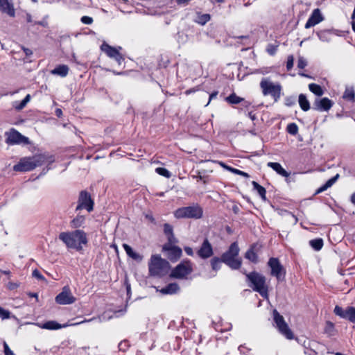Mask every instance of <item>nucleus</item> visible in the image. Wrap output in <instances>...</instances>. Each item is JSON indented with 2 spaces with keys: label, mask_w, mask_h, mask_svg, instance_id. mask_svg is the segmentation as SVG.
I'll list each match as a JSON object with an SVG mask.
<instances>
[{
  "label": "nucleus",
  "mask_w": 355,
  "mask_h": 355,
  "mask_svg": "<svg viewBox=\"0 0 355 355\" xmlns=\"http://www.w3.org/2000/svg\"><path fill=\"white\" fill-rule=\"evenodd\" d=\"M59 239L62 241L68 248L80 251L83 244L87 243L86 234L84 231L76 230L71 232H63L59 234Z\"/></svg>",
  "instance_id": "1"
},
{
  "label": "nucleus",
  "mask_w": 355,
  "mask_h": 355,
  "mask_svg": "<svg viewBox=\"0 0 355 355\" xmlns=\"http://www.w3.org/2000/svg\"><path fill=\"white\" fill-rule=\"evenodd\" d=\"M250 287L258 292L262 297H267L268 286L266 284V277L262 274L253 271L250 273L244 272Z\"/></svg>",
  "instance_id": "2"
},
{
  "label": "nucleus",
  "mask_w": 355,
  "mask_h": 355,
  "mask_svg": "<svg viewBox=\"0 0 355 355\" xmlns=\"http://www.w3.org/2000/svg\"><path fill=\"white\" fill-rule=\"evenodd\" d=\"M44 157L42 155H36L33 157H25L21 158L19 162L14 165L13 170L18 172L30 171L37 166L42 165L44 162Z\"/></svg>",
  "instance_id": "3"
},
{
  "label": "nucleus",
  "mask_w": 355,
  "mask_h": 355,
  "mask_svg": "<svg viewBox=\"0 0 355 355\" xmlns=\"http://www.w3.org/2000/svg\"><path fill=\"white\" fill-rule=\"evenodd\" d=\"M170 268L169 263L162 259L160 255H152L148 264L150 275L152 276L162 277L167 274Z\"/></svg>",
  "instance_id": "4"
},
{
  "label": "nucleus",
  "mask_w": 355,
  "mask_h": 355,
  "mask_svg": "<svg viewBox=\"0 0 355 355\" xmlns=\"http://www.w3.org/2000/svg\"><path fill=\"white\" fill-rule=\"evenodd\" d=\"M239 250L238 243L236 242L232 243L228 250L222 254L223 262L233 270L239 269L241 266V259L236 258Z\"/></svg>",
  "instance_id": "5"
},
{
  "label": "nucleus",
  "mask_w": 355,
  "mask_h": 355,
  "mask_svg": "<svg viewBox=\"0 0 355 355\" xmlns=\"http://www.w3.org/2000/svg\"><path fill=\"white\" fill-rule=\"evenodd\" d=\"M260 87L263 96H271L275 102L279 99L282 91L279 83H274L268 78H262Z\"/></svg>",
  "instance_id": "6"
},
{
  "label": "nucleus",
  "mask_w": 355,
  "mask_h": 355,
  "mask_svg": "<svg viewBox=\"0 0 355 355\" xmlns=\"http://www.w3.org/2000/svg\"><path fill=\"white\" fill-rule=\"evenodd\" d=\"M202 208L198 205L179 208L174 213V216L176 218H187L199 219L202 217Z\"/></svg>",
  "instance_id": "7"
},
{
  "label": "nucleus",
  "mask_w": 355,
  "mask_h": 355,
  "mask_svg": "<svg viewBox=\"0 0 355 355\" xmlns=\"http://www.w3.org/2000/svg\"><path fill=\"white\" fill-rule=\"evenodd\" d=\"M273 319L279 331L287 339H293L294 336L292 331L285 322L284 317L281 315L276 309L273 311Z\"/></svg>",
  "instance_id": "8"
},
{
  "label": "nucleus",
  "mask_w": 355,
  "mask_h": 355,
  "mask_svg": "<svg viewBox=\"0 0 355 355\" xmlns=\"http://www.w3.org/2000/svg\"><path fill=\"white\" fill-rule=\"evenodd\" d=\"M192 271L191 262L189 261H182L172 270L170 277L182 279L186 278Z\"/></svg>",
  "instance_id": "9"
},
{
  "label": "nucleus",
  "mask_w": 355,
  "mask_h": 355,
  "mask_svg": "<svg viewBox=\"0 0 355 355\" xmlns=\"http://www.w3.org/2000/svg\"><path fill=\"white\" fill-rule=\"evenodd\" d=\"M268 265L270 268V275L272 276L275 277L278 281L284 279L286 270L277 258H270L268 260Z\"/></svg>",
  "instance_id": "10"
},
{
  "label": "nucleus",
  "mask_w": 355,
  "mask_h": 355,
  "mask_svg": "<svg viewBox=\"0 0 355 355\" xmlns=\"http://www.w3.org/2000/svg\"><path fill=\"white\" fill-rule=\"evenodd\" d=\"M6 143L8 145H15V144H28L29 139L28 137L22 135L18 131L15 129H11L10 132H6Z\"/></svg>",
  "instance_id": "11"
},
{
  "label": "nucleus",
  "mask_w": 355,
  "mask_h": 355,
  "mask_svg": "<svg viewBox=\"0 0 355 355\" xmlns=\"http://www.w3.org/2000/svg\"><path fill=\"white\" fill-rule=\"evenodd\" d=\"M94 202L91 198L90 194L86 191H82L80 193L78 205L76 210L86 209L89 212L93 210Z\"/></svg>",
  "instance_id": "12"
},
{
  "label": "nucleus",
  "mask_w": 355,
  "mask_h": 355,
  "mask_svg": "<svg viewBox=\"0 0 355 355\" xmlns=\"http://www.w3.org/2000/svg\"><path fill=\"white\" fill-rule=\"evenodd\" d=\"M334 313L341 318L349 320L355 324V308L353 306H347L343 309L340 306H336L334 310Z\"/></svg>",
  "instance_id": "13"
},
{
  "label": "nucleus",
  "mask_w": 355,
  "mask_h": 355,
  "mask_svg": "<svg viewBox=\"0 0 355 355\" xmlns=\"http://www.w3.org/2000/svg\"><path fill=\"white\" fill-rule=\"evenodd\" d=\"M75 301L76 298L72 295L68 286H64L62 291L55 297V302L59 304H71Z\"/></svg>",
  "instance_id": "14"
},
{
  "label": "nucleus",
  "mask_w": 355,
  "mask_h": 355,
  "mask_svg": "<svg viewBox=\"0 0 355 355\" xmlns=\"http://www.w3.org/2000/svg\"><path fill=\"white\" fill-rule=\"evenodd\" d=\"M163 250L167 252V257L172 262L177 261L182 254V249L175 245L165 244L163 246Z\"/></svg>",
  "instance_id": "15"
},
{
  "label": "nucleus",
  "mask_w": 355,
  "mask_h": 355,
  "mask_svg": "<svg viewBox=\"0 0 355 355\" xmlns=\"http://www.w3.org/2000/svg\"><path fill=\"white\" fill-rule=\"evenodd\" d=\"M323 20L324 17L321 14L320 10L319 8L314 9L311 16L308 19L304 27L306 29L310 28L311 27L317 25Z\"/></svg>",
  "instance_id": "16"
},
{
  "label": "nucleus",
  "mask_w": 355,
  "mask_h": 355,
  "mask_svg": "<svg viewBox=\"0 0 355 355\" xmlns=\"http://www.w3.org/2000/svg\"><path fill=\"white\" fill-rule=\"evenodd\" d=\"M334 103L327 97L316 99L313 103V109L318 111H328L333 106Z\"/></svg>",
  "instance_id": "17"
},
{
  "label": "nucleus",
  "mask_w": 355,
  "mask_h": 355,
  "mask_svg": "<svg viewBox=\"0 0 355 355\" xmlns=\"http://www.w3.org/2000/svg\"><path fill=\"white\" fill-rule=\"evenodd\" d=\"M198 255L202 259H208L213 254V248L208 241L207 239H205L200 246V249L197 252Z\"/></svg>",
  "instance_id": "18"
},
{
  "label": "nucleus",
  "mask_w": 355,
  "mask_h": 355,
  "mask_svg": "<svg viewBox=\"0 0 355 355\" xmlns=\"http://www.w3.org/2000/svg\"><path fill=\"white\" fill-rule=\"evenodd\" d=\"M0 11L11 17L15 16V10L13 3L10 0H0Z\"/></svg>",
  "instance_id": "19"
},
{
  "label": "nucleus",
  "mask_w": 355,
  "mask_h": 355,
  "mask_svg": "<svg viewBox=\"0 0 355 355\" xmlns=\"http://www.w3.org/2000/svg\"><path fill=\"white\" fill-rule=\"evenodd\" d=\"M268 166L272 168L275 171L277 172L279 175L288 178L290 175V173L287 172L279 163L277 162H268L267 164Z\"/></svg>",
  "instance_id": "20"
},
{
  "label": "nucleus",
  "mask_w": 355,
  "mask_h": 355,
  "mask_svg": "<svg viewBox=\"0 0 355 355\" xmlns=\"http://www.w3.org/2000/svg\"><path fill=\"white\" fill-rule=\"evenodd\" d=\"M180 290V286L177 283H170L160 290V292L164 295H173Z\"/></svg>",
  "instance_id": "21"
},
{
  "label": "nucleus",
  "mask_w": 355,
  "mask_h": 355,
  "mask_svg": "<svg viewBox=\"0 0 355 355\" xmlns=\"http://www.w3.org/2000/svg\"><path fill=\"white\" fill-rule=\"evenodd\" d=\"M123 248L125 250L128 256L132 258V259L137 261H141L142 260L143 257L140 254L135 252L129 245L123 243Z\"/></svg>",
  "instance_id": "22"
},
{
  "label": "nucleus",
  "mask_w": 355,
  "mask_h": 355,
  "mask_svg": "<svg viewBox=\"0 0 355 355\" xmlns=\"http://www.w3.org/2000/svg\"><path fill=\"white\" fill-rule=\"evenodd\" d=\"M69 67L66 64H60L57 66L54 69H53L51 73L53 75H57L60 77H66L69 73Z\"/></svg>",
  "instance_id": "23"
},
{
  "label": "nucleus",
  "mask_w": 355,
  "mask_h": 355,
  "mask_svg": "<svg viewBox=\"0 0 355 355\" xmlns=\"http://www.w3.org/2000/svg\"><path fill=\"white\" fill-rule=\"evenodd\" d=\"M101 50L105 52L107 55L111 58H114L119 53V50L116 48L110 46L107 44L103 43L101 46Z\"/></svg>",
  "instance_id": "24"
},
{
  "label": "nucleus",
  "mask_w": 355,
  "mask_h": 355,
  "mask_svg": "<svg viewBox=\"0 0 355 355\" xmlns=\"http://www.w3.org/2000/svg\"><path fill=\"white\" fill-rule=\"evenodd\" d=\"M339 177H340L339 174H336L335 176L330 178L329 180L327 181V182L324 185H322V187H320V188H318L316 190L315 194L320 193L326 191L329 187H331L338 180Z\"/></svg>",
  "instance_id": "25"
},
{
  "label": "nucleus",
  "mask_w": 355,
  "mask_h": 355,
  "mask_svg": "<svg viewBox=\"0 0 355 355\" xmlns=\"http://www.w3.org/2000/svg\"><path fill=\"white\" fill-rule=\"evenodd\" d=\"M256 247V244H253L251 245L250 248L245 252V258L250 261L254 263H257L258 262V256L254 251V248Z\"/></svg>",
  "instance_id": "26"
},
{
  "label": "nucleus",
  "mask_w": 355,
  "mask_h": 355,
  "mask_svg": "<svg viewBox=\"0 0 355 355\" xmlns=\"http://www.w3.org/2000/svg\"><path fill=\"white\" fill-rule=\"evenodd\" d=\"M65 326L66 325H63V327H65ZM40 327L42 329H49V330H57V329H61L62 327V326L60 324H59L58 322H57L54 320L47 321L45 323L40 325Z\"/></svg>",
  "instance_id": "27"
},
{
  "label": "nucleus",
  "mask_w": 355,
  "mask_h": 355,
  "mask_svg": "<svg viewBox=\"0 0 355 355\" xmlns=\"http://www.w3.org/2000/svg\"><path fill=\"white\" fill-rule=\"evenodd\" d=\"M298 101H299V105L303 111L306 112L310 109L309 101L307 100V98L304 94H300Z\"/></svg>",
  "instance_id": "28"
},
{
  "label": "nucleus",
  "mask_w": 355,
  "mask_h": 355,
  "mask_svg": "<svg viewBox=\"0 0 355 355\" xmlns=\"http://www.w3.org/2000/svg\"><path fill=\"white\" fill-rule=\"evenodd\" d=\"M252 184L254 189H255L258 192V193L259 194V196L263 200H266V191L265 188L261 186L260 184H259L255 181H252Z\"/></svg>",
  "instance_id": "29"
},
{
  "label": "nucleus",
  "mask_w": 355,
  "mask_h": 355,
  "mask_svg": "<svg viewBox=\"0 0 355 355\" xmlns=\"http://www.w3.org/2000/svg\"><path fill=\"white\" fill-rule=\"evenodd\" d=\"M309 89L312 93L318 96H321L324 94L323 89L321 87V86L315 83L309 84Z\"/></svg>",
  "instance_id": "30"
},
{
  "label": "nucleus",
  "mask_w": 355,
  "mask_h": 355,
  "mask_svg": "<svg viewBox=\"0 0 355 355\" xmlns=\"http://www.w3.org/2000/svg\"><path fill=\"white\" fill-rule=\"evenodd\" d=\"M85 222V217L83 216L78 215L70 223L72 228H78L82 226Z\"/></svg>",
  "instance_id": "31"
},
{
  "label": "nucleus",
  "mask_w": 355,
  "mask_h": 355,
  "mask_svg": "<svg viewBox=\"0 0 355 355\" xmlns=\"http://www.w3.org/2000/svg\"><path fill=\"white\" fill-rule=\"evenodd\" d=\"M211 19V16L209 14H199L197 18L195 19V21L200 25H205L207 22H208Z\"/></svg>",
  "instance_id": "32"
},
{
  "label": "nucleus",
  "mask_w": 355,
  "mask_h": 355,
  "mask_svg": "<svg viewBox=\"0 0 355 355\" xmlns=\"http://www.w3.org/2000/svg\"><path fill=\"white\" fill-rule=\"evenodd\" d=\"M309 244L315 250L318 251L323 246V240L322 239H313L309 241Z\"/></svg>",
  "instance_id": "33"
},
{
  "label": "nucleus",
  "mask_w": 355,
  "mask_h": 355,
  "mask_svg": "<svg viewBox=\"0 0 355 355\" xmlns=\"http://www.w3.org/2000/svg\"><path fill=\"white\" fill-rule=\"evenodd\" d=\"M221 165L227 168L228 171H231L232 173H234V174H236V175H241L243 177H245V178H249V175L244 172V171H242L241 170H239L237 168H232L231 166H226L224 164H222L221 163Z\"/></svg>",
  "instance_id": "34"
},
{
  "label": "nucleus",
  "mask_w": 355,
  "mask_h": 355,
  "mask_svg": "<svg viewBox=\"0 0 355 355\" xmlns=\"http://www.w3.org/2000/svg\"><path fill=\"white\" fill-rule=\"evenodd\" d=\"M226 101L231 104H239L243 101V98H241L236 95V94H231L226 98Z\"/></svg>",
  "instance_id": "35"
},
{
  "label": "nucleus",
  "mask_w": 355,
  "mask_h": 355,
  "mask_svg": "<svg viewBox=\"0 0 355 355\" xmlns=\"http://www.w3.org/2000/svg\"><path fill=\"white\" fill-rule=\"evenodd\" d=\"M222 262V257L220 259L218 257H214L213 259H211V266L212 269L215 271L219 270L220 268Z\"/></svg>",
  "instance_id": "36"
},
{
  "label": "nucleus",
  "mask_w": 355,
  "mask_h": 355,
  "mask_svg": "<svg viewBox=\"0 0 355 355\" xmlns=\"http://www.w3.org/2000/svg\"><path fill=\"white\" fill-rule=\"evenodd\" d=\"M334 325L330 321H327L325 324V327L324 329V333L328 334L329 336H331L334 335Z\"/></svg>",
  "instance_id": "37"
},
{
  "label": "nucleus",
  "mask_w": 355,
  "mask_h": 355,
  "mask_svg": "<svg viewBox=\"0 0 355 355\" xmlns=\"http://www.w3.org/2000/svg\"><path fill=\"white\" fill-rule=\"evenodd\" d=\"M286 130L289 134L295 135L298 132V126L295 123H291L287 125Z\"/></svg>",
  "instance_id": "38"
},
{
  "label": "nucleus",
  "mask_w": 355,
  "mask_h": 355,
  "mask_svg": "<svg viewBox=\"0 0 355 355\" xmlns=\"http://www.w3.org/2000/svg\"><path fill=\"white\" fill-rule=\"evenodd\" d=\"M155 171L160 175H162L166 178L171 177V173L165 168L158 167L155 169Z\"/></svg>",
  "instance_id": "39"
},
{
  "label": "nucleus",
  "mask_w": 355,
  "mask_h": 355,
  "mask_svg": "<svg viewBox=\"0 0 355 355\" xmlns=\"http://www.w3.org/2000/svg\"><path fill=\"white\" fill-rule=\"evenodd\" d=\"M343 98L349 101L354 100V92L353 89H347L343 94Z\"/></svg>",
  "instance_id": "40"
},
{
  "label": "nucleus",
  "mask_w": 355,
  "mask_h": 355,
  "mask_svg": "<svg viewBox=\"0 0 355 355\" xmlns=\"http://www.w3.org/2000/svg\"><path fill=\"white\" fill-rule=\"evenodd\" d=\"M164 232L166 236H169L172 234H173V228L172 225H171L168 223H165L164 225Z\"/></svg>",
  "instance_id": "41"
},
{
  "label": "nucleus",
  "mask_w": 355,
  "mask_h": 355,
  "mask_svg": "<svg viewBox=\"0 0 355 355\" xmlns=\"http://www.w3.org/2000/svg\"><path fill=\"white\" fill-rule=\"evenodd\" d=\"M10 317V312L8 310L3 309V308L0 307V318H1L3 320L4 319H8Z\"/></svg>",
  "instance_id": "42"
},
{
  "label": "nucleus",
  "mask_w": 355,
  "mask_h": 355,
  "mask_svg": "<svg viewBox=\"0 0 355 355\" xmlns=\"http://www.w3.org/2000/svg\"><path fill=\"white\" fill-rule=\"evenodd\" d=\"M240 103H241L240 109L241 110H249L251 107V103L248 101H245L244 98H243V101H241Z\"/></svg>",
  "instance_id": "43"
},
{
  "label": "nucleus",
  "mask_w": 355,
  "mask_h": 355,
  "mask_svg": "<svg viewBox=\"0 0 355 355\" xmlns=\"http://www.w3.org/2000/svg\"><path fill=\"white\" fill-rule=\"evenodd\" d=\"M306 65V60L303 57H299L297 60V67L299 69H304Z\"/></svg>",
  "instance_id": "44"
},
{
  "label": "nucleus",
  "mask_w": 355,
  "mask_h": 355,
  "mask_svg": "<svg viewBox=\"0 0 355 355\" xmlns=\"http://www.w3.org/2000/svg\"><path fill=\"white\" fill-rule=\"evenodd\" d=\"M294 58L293 55H289L287 58L286 69L290 71L293 67Z\"/></svg>",
  "instance_id": "45"
},
{
  "label": "nucleus",
  "mask_w": 355,
  "mask_h": 355,
  "mask_svg": "<svg viewBox=\"0 0 355 355\" xmlns=\"http://www.w3.org/2000/svg\"><path fill=\"white\" fill-rule=\"evenodd\" d=\"M32 275L33 277H35L39 280H45L44 277L40 273V272L37 269L34 270L33 271Z\"/></svg>",
  "instance_id": "46"
},
{
  "label": "nucleus",
  "mask_w": 355,
  "mask_h": 355,
  "mask_svg": "<svg viewBox=\"0 0 355 355\" xmlns=\"http://www.w3.org/2000/svg\"><path fill=\"white\" fill-rule=\"evenodd\" d=\"M3 349L5 355H15L5 341L3 342Z\"/></svg>",
  "instance_id": "47"
},
{
  "label": "nucleus",
  "mask_w": 355,
  "mask_h": 355,
  "mask_svg": "<svg viewBox=\"0 0 355 355\" xmlns=\"http://www.w3.org/2000/svg\"><path fill=\"white\" fill-rule=\"evenodd\" d=\"M80 21L82 23L89 25L92 24L93 19L91 17L83 16L81 17Z\"/></svg>",
  "instance_id": "48"
},
{
  "label": "nucleus",
  "mask_w": 355,
  "mask_h": 355,
  "mask_svg": "<svg viewBox=\"0 0 355 355\" xmlns=\"http://www.w3.org/2000/svg\"><path fill=\"white\" fill-rule=\"evenodd\" d=\"M26 105V104L21 101L20 103L15 102L13 106L17 110H21Z\"/></svg>",
  "instance_id": "49"
},
{
  "label": "nucleus",
  "mask_w": 355,
  "mask_h": 355,
  "mask_svg": "<svg viewBox=\"0 0 355 355\" xmlns=\"http://www.w3.org/2000/svg\"><path fill=\"white\" fill-rule=\"evenodd\" d=\"M167 236V239H168V243H166L167 245H172L173 243H175L177 242V240L174 236V234H172L169 236Z\"/></svg>",
  "instance_id": "50"
},
{
  "label": "nucleus",
  "mask_w": 355,
  "mask_h": 355,
  "mask_svg": "<svg viewBox=\"0 0 355 355\" xmlns=\"http://www.w3.org/2000/svg\"><path fill=\"white\" fill-rule=\"evenodd\" d=\"M276 51H277V47L276 46H275L273 45H271V44L268 46L267 52L270 55H274L276 53Z\"/></svg>",
  "instance_id": "51"
},
{
  "label": "nucleus",
  "mask_w": 355,
  "mask_h": 355,
  "mask_svg": "<svg viewBox=\"0 0 355 355\" xmlns=\"http://www.w3.org/2000/svg\"><path fill=\"white\" fill-rule=\"evenodd\" d=\"M114 59L117 62V63L121 65L122 62L124 60V58L123 55L119 53L116 57L114 58Z\"/></svg>",
  "instance_id": "52"
},
{
  "label": "nucleus",
  "mask_w": 355,
  "mask_h": 355,
  "mask_svg": "<svg viewBox=\"0 0 355 355\" xmlns=\"http://www.w3.org/2000/svg\"><path fill=\"white\" fill-rule=\"evenodd\" d=\"M247 115L252 121H254L257 119V116L255 114L253 113L252 111H249Z\"/></svg>",
  "instance_id": "53"
},
{
  "label": "nucleus",
  "mask_w": 355,
  "mask_h": 355,
  "mask_svg": "<svg viewBox=\"0 0 355 355\" xmlns=\"http://www.w3.org/2000/svg\"><path fill=\"white\" fill-rule=\"evenodd\" d=\"M184 251L189 256H192L193 254V249L190 247H185Z\"/></svg>",
  "instance_id": "54"
},
{
  "label": "nucleus",
  "mask_w": 355,
  "mask_h": 355,
  "mask_svg": "<svg viewBox=\"0 0 355 355\" xmlns=\"http://www.w3.org/2000/svg\"><path fill=\"white\" fill-rule=\"evenodd\" d=\"M22 49L26 56H30L33 54V51L30 49L22 47Z\"/></svg>",
  "instance_id": "55"
},
{
  "label": "nucleus",
  "mask_w": 355,
  "mask_h": 355,
  "mask_svg": "<svg viewBox=\"0 0 355 355\" xmlns=\"http://www.w3.org/2000/svg\"><path fill=\"white\" fill-rule=\"evenodd\" d=\"M295 103V101L291 98H287L286 99V105L288 106H291Z\"/></svg>",
  "instance_id": "56"
},
{
  "label": "nucleus",
  "mask_w": 355,
  "mask_h": 355,
  "mask_svg": "<svg viewBox=\"0 0 355 355\" xmlns=\"http://www.w3.org/2000/svg\"><path fill=\"white\" fill-rule=\"evenodd\" d=\"M217 95H218V92H214L211 93V94L209 95V102L207 103V105L209 103V102H210L212 99H214V98H216Z\"/></svg>",
  "instance_id": "57"
},
{
  "label": "nucleus",
  "mask_w": 355,
  "mask_h": 355,
  "mask_svg": "<svg viewBox=\"0 0 355 355\" xmlns=\"http://www.w3.org/2000/svg\"><path fill=\"white\" fill-rule=\"evenodd\" d=\"M31 95L27 94L25 98L22 100V101L27 105V103L31 101Z\"/></svg>",
  "instance_id": "58"
},
{
  "label": "nucleus",
  "mask_w": 355,
  "mask_h": 355,
  "mask_svg": "<svg viewBox=\"0 0 355 355\" xmlns=\"http://www.w3.org/2000/svg\"><path fill=\"white\" fill-rule=\"evenodd\" d=\"M55 114L57 116L60 117L62 115V111L61 109L58 108L55 110Z\"/></svg>",
  "instance_id": "59"
},
{
  "label": "nucleus",
  "mask_w": 355,
  "mask_h": 355,
  "mask_svg": "<svg viewBox=\"0 0 355 355\" xmlns=\"http://www.w3.org/2000/svg\"><path fill=\"white\" fill-rule=\"evenodd\" d=\"M26 21L28 23L33 22L32 17H31V14H29V13L26 14Z\"/></svg>",
  "instance_id": "60"
},
{
  "label": "nucleus",
  "mask_w": 355,
  "mask_h": 355,
  "mask_svg": "<svg viewBox=\"0 0 355 355\" xmlns=\"http://www.w3.org/2000/svg\"><path fill=\"white\" fill-rule=\"evenodd\" d=\"M191 0H178V3L179 4H187L188 2H189Z\"/></svg>",
  "instance_id": "61"
},
{
  "label": "nucleus",
  "mask_w": 355,
  "mask_h": 355,
  "mask_svg": "<svg viewBox=\"0 0 355 355\" xmlns=\"http://www.w3.org/2000/svg\"><path fill=\"white\" fill-rule=\"evenodd\" d=\"M17 285L15 284L10 283L8 286L9 289L12 290L17 288Z\"/></svg>",
  "instance_id": "62"
},
{
  "label": "nucleus",
  "mask_w": 355,
  "mask_h": 355,
  "mask_svg": "<svg viewBox=\"0 0 355 355\" xmlns=\"http://www.w3.org/2000/svg\"><path fill=\"white\" fill-rule=\"evenodd\" d=\"M124 345H125V342H121L119 345V349H123V347H124Z\"/></svg>",
  "instance_id": "63"
},
{
  "label": "nucleus",
  "mask_w": 355,
  "mask_h": 355,
  "mask_svg": "<svg viewBox=\"0 0 355 355\" xmlns=\"http://www.w3.org/2000/svg\"><path fill=\"white\" fill-rule=\"evenodd\" d=\"M351 201L354 205H355V193L352 195Z\"/></svg>",
  "instance_id": "64"
}]
</instances>
